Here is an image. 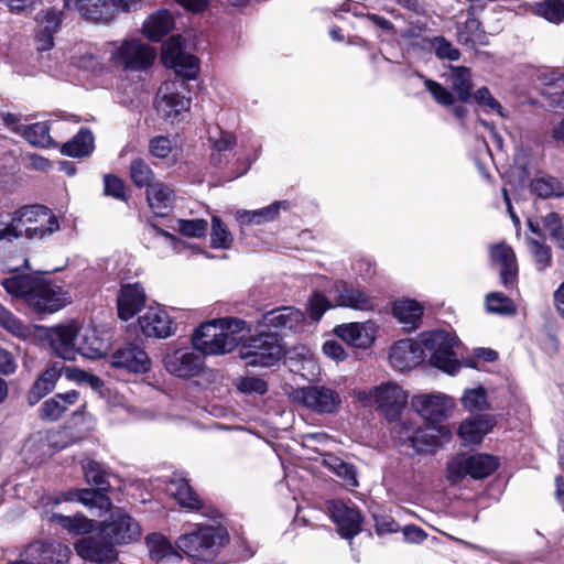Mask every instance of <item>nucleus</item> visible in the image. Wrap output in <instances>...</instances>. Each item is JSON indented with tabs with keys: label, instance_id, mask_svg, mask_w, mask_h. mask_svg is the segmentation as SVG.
I'll use <instances>...</instances> for the list:
<instances>
[{
	"label": "nucleus",
	"instance_id": "obj_1",
	"mask_svg": "<svg viewBox=\"0 0 564 564\" xmlns=\"http://www.w3.org/2000/svg\"><path fill=\"white\" fill-rule=\"evenodd\" d=\"M65 500L78 501L90 509L109 512V516L98 522L97 529L107 535L117 547L138 541L141 536V527L126 510L113 507L111 500L95 489H74L65 494Z\"/></svg>",
	"mask_w": 564,
	"mask_h": 564
},
{
	"label": "nucleus",
	"instance_id": "obj_2",
	"mask_svg": "<svg viewBox=\"0 0 564 564\" xmlns=\"http://www.w3.org/2000/svg\"><path fill=\"white\" fill-rule=\"evenodd\" d=\"M250 332L247 323L235 317L213 319L202 324L192 335L196 350L204 355L219 356L232 351Z\"/></svg>",
	"mask_w": 564,
	"mask_h": 564
},
{
	"label": "nucleus",
	"instance_id": "obj_3",
	"mask_svg": "<svg viewBox=\"0 0 564 564\" xmlns=\"http://www.w3.org/2000/svg\"><path fill=\"white\" fill-rule=\"evenodd\" d=\"M11 215L17 240L25 238L41 241L50 238L61 228L56 215L42 205H26Z\"/></svg>",
	"mask_w": 564,
	"mask_h": 564
},
{
	"label": "nucleus",
	"instance_id": "obj_4",
	"mask_svg": "<svg viewBox=\"0 0 564 564\" xmlns=\"http://www.w3.org/2000/svg\"><path fill=\"white\" fill-rule=\"evenodd\" d=\"M417 343L423 349V356L429 354L432 366L448 375H455L459 370L460 364L454 352L459 341L455 335L443 329L424 332L419 336Z\"/></svg>",
	"mask_w": 564,
	"mask_h": 564
},
{
	"label": "nucleus",
	"instance_id": "obj_5",
	"mask_svg": "<svg viewBox=\"0 0 564 564\" xmlns=\"http://www.w3.org/2000/svg\"><path fill=\"white\" fill-rule=\"evenodd\" d=\"M109 62L122 70L140 72L150 67L155 50L137 37L113 41L108 44Z\"/></svg>",
	"mask_w": 564,
	"mask_h": 564
},
{
	"label": "nucleus",
	"instance_id": "obj_6",
	"mask_svg": "<svg viewBox=\"0 0 564 564\" xmlns=\"http://www.w3.org/2000/svg\"><path fill=\"white\" fill-rule=\"evenodd\" d=\"M227 540L223 528L198 527L193 532L181 534L175 545L180 553L195 561H209L215 556V546Z\"/></svg>",
	"mask_w": 564,
	"mask_h": 564
},
{
	"label": "nucleus",
	"instance_id": "obj_7",
	"mask_svg": "<svg viewBox=\"0 0 564 564\" xmlns=\"http://www.w3.org/2000/svg\"><path fill=\"white\" fill-rule=\"evenodd\" d=\"M498 467L499 459L496 456L485 453L473 455L462 453L447 462L446 479L452 485L460 482L466 476L482 479L490 476Z\"/></svg>",
	"mask_w": 564,
	"mask_h": 564
},
{
	"label": "nucleus",
	"instance_id": "obj_8",
	"mask_svg": "<svg viewBox=\"0 0 564 564\" xmlns=\"http://www.w3.org/2000/svg\"><path fill=\"white\" fill-rule=\"evenodd\" d=\"M185 84L181 80L164 82L156 94L155 110L165 122L174 124L184 119L191 108V99L183 95Z\"/></svg>",
	"mask_w": 564,
	"mask_h": 564
},
{
	"label": "nucleus",
	"instance_id": "obj_9",
	"mask_svg": "<svg viewBox=\"0 0 564 564\" xmlns=\"http://www.w3.org/2000/svg\"><path fill=\"white\" fill-rule=\"evenodd\" d=\"M282 355L281 340L273 333H260L251 337L239 350V357L251 367L273 366Z\"/></svg>",
	"mask_w": 564,
	"mask_h": 564
},
{
	"label": "nucleus",
	"instance_id": "obj_10",
	"mask_svg": "<svg viewBox=\"0 0 564 564\" xmlns=\"http://www.w3.org/2000/svg\"><path fill=\"white\" fill-rule=\"evenodd\" d=\"M524 153L517 154L514 165L508 174V182L514 188H524L529 186L531 193L542 198L551 196H563L564 188L555 178L551 176H539L531 180V172L527 166Z\"/></svg>",
	"mask_w": 564,
	"mask_h": 564
},
{
	"label": "nucleus",
	"instance_id": "obj_11",
	"mask_svg": "<svg viewBox=\"0 0 564 564\" xmlns=\"http://www.w3.org/2000/svg\"><path fill=\"white\" fill-rule=\"evenodd\" d=\"M358 401L365 405L376 404L388 417L400 414L408 403V392L398 383L388 381L371 390H357Z\"/></svg>",
	"mask_w": 564,
	"mask_h": 564
},
{
	"label": "nucleus",
	"instance_id": "obj_12",
	"mask_svg": "<svg viewBox=\"0 0 564 564\" xmlns=\"http://www.w3.org/2000/svg\"><path fill=\"white\" fill-rule=\"evenodd\" d=\"M72 302L67 290L57 283L36 279L32 296L28 297V306L37 313H55Z\"/></svg>",
	"mask_w": 564,
	"mask_h": 564
},
{
	"label": "nucleus",
	"instance_id": "obj_13",
	"mask_svg": "<svg viewBox=\"0 0 564 564\" xmlns=\"http://www.w3.org/2000/svg\"><path fill=\"white\" fill-rule=\"evenodd\" d=\"M65 7L93 23H109L120 12L128 11L124 0H64Z\"/></svg>",
	"mask_w": 564,
	"mask_h": 564
},
{
	"label": "nucleus",
	"instance_id": "obj_14",
	"mask_svg": "<svg viewBox=\"0 0 564 564\" xmlns=\"http://www.w3.org/2000/svg\"><path fill=\"white\" fill-rule=\"evenodd\" d=\"M74 549L79 557L98 564L111 563L118 557L116 546L100 529L79 538L74 543Z\"/></svg>",
	"mask_w": 564,
	"mask_h": 564
},
{
	"label": "nucleus",
	"instance_id": "obj_15",
	"mask_svg": "<svg viewBox=\"0 0 564 564\" xmlns=\"http://www.w3.org/2000/svg\"><path fill=\"white\" fill-rule=\"evenodd\" d=\"M79 326L70 321L65 324H58L46 329V339L53 352L67 361H73L77 356V343L79 337Z\"/></svg>",
	"mask_w": 564,
	"mask_h": 564
},
{
	"label": "nucleus",
	"instance_id": "obj_16",
	"mask_svg": "<svg viewBox=\"0 0 564 564\" xmlns=\"http://www.w3.org/2000/svg\"><path fill=\"white\" fill-rule=\"evenodd\" d=\"M294 400L317 413H334L341 403L337 391L325 386H308L293 393Z\"/></svg>",
	"mask_w": 564,
	"mask_h": 564
},
{
	"label": "nucleus",
	"instance_id": "obj_17",
	"mask_svg": "<svg viewBox=\"0 0 564 564\" xmlns=\"http://www.w3.org/2000/svg\"><path fill=\"white\" fill-rule=\"evenodd\" d=\"M378 332L379 326L372 319L343 323L333 329L334 335L345 344L362 350L369 349L375 344Z\"/></svg>",
	"mask_w": 564,
	"mask_h": 564
},
{
	"label": "nucleus",
	"instance_id": "obj_18",
	"mask_svg": "<svg viewBox=\"0 0 564 564\" xmlns=\"http://www.w3.org/2000/svg\"><path fill=\"white\" fill-rule=\"evenodd\" d=\"M162 59L166 66L172 67L178 75L187 79L195 78L199 69L196 56L184 52L181 36H172L164 43Z\"/></svg>",
	"mask_w": 564,
	"mask_h": 564
},
{
	"label": "nucleus",
	"instance_id": "obj_19",
	"mask_svg": "<svg viewBox=\"0 0 564 564\" xmlns=\"http://www.w3.org/2000/svg\"><path fill=\"white\" fill-rule=\"evenodd\" d=\"M435 432L448 436V431L444 427L436 429L435 426H427L425 429L414 427L411 423L401 421L394 426V433L402 444H409L414 451L423 452L429 447H436L438 441L436 440Z\"/></svg>",
	"mask_w": 564,
	"mask_h": 564
},
{
	"label": "nucleus",
	"instance_id": "obj_20",
	"mask_svg": "<svg viewBox=\"0 0 564 564\" xmlns=\"http://www.w3.org/2000/svg\"><path fill=\"white\" fill-rule=\"evenodd\" d=\"M412 406L426 421L440 422L454 410V400L443 393H422L412 398Z\"/></svg>",
	"mask_w": 564,
	"mask_h": 564
},
{
	"label": "nucleus",
	"instance_id": "obj_21",
	"mask_svg": "<svg viewBox=\"0 0 564 564\" xmlns=\"http://www.w3.org/2000/svg\"><path fill=\"white\" fill-rule=\"evenodd\" d=\"M259 325L268 328L273 334L286 330L297 333L305 327V315L295 307H280L263 314Z\"/></svg>",
	"mask_w": 564,
	"mask_h": 564
},
{
	"label": "nucleus",
	"instance_id": "obj_22",
	"mask_svg": "<svg viewBox=\"0 0 564 564\" xmlns=\"http://www.w3.org/2000/svg\"><path fill=\"white\" fill-rule=\"evenodd\" d=\"M329 294L337 307L362 312H369L376 307V301L371 295L361 289L347 285L343 281L334 282Z\"/></svg>",
	"mask_w": 564,
	"mask_h": 564
},
{
	"label": "nucleus",
	"instance_id": "obj_23",
	"mask_svg": "<svg viewBox=\"0 0 564 564\" xmlns=\"http://www.w3.org/2000/svg\"><path fill=\"white\" fill-rule=\"evenodd\" d=\"M113 368L123 369L131 373H145L151 369L148 352L138 345H126L113 351L109 358Z\"/></svg>",
	"mask_w": 564,
	"mask_h": 564
},
{
	"label": "nucleus",
	"instance_id": "obj_24",
	"mask_svg": "<svg viewBox=\"0 0 564 564\" xmlns=\"http://www.w3.org/2000/svg\"><path fill=\"white\" fill-rule=\"evenodd\" d=\"M69 554V547L56 541H34L23 552L34 564H64Z\"/></svg>",
	"mask_w": 564,
	"mask_h": 564
},
{
	"label": "nucleus",
	"instance_id": "obj_25",
	"mask_svg": "<svg viewBox=\"0 0 564 564\" xmlns=\"http://www.w3.org/2000/svg\"><path fill=\"white\" fill-rule=\"evenodd\" d=\"M64 20L63 11L48 8L37 13L35 41L37 50L45 52L54 46V36L59 32Z\"/></svg>",
	"mask_w": 564,
	"mask_h": 564
},
{
	"label": "nucleus",
	"instance_id": "obj_26",
	"mask_svg": "<svg viewBox=\"0 0 564 564\" xmlns=\"http://www.w3.org/2000/svg\"><path fill=\"white\" fill-rule=\"evenodd\" d=\"M138 322L142 334L147 337L167 338L175 330L172 318L161 306H149Z\"/></svg>",
	"mask_w": 564,
	"mask_h": 564
},
{
	"label": "nucleus",
	"instance_id": "obj_27",
	"mask_svg": "<svg viewBox=\"0 0 564 564\" xmlns=\"http://www.w3.org/2000/svg\"><path fill=\"white\" fill-rule=\"evenodd\" d=\"M165 369L176 377L188 378L197 375L202 369V358L188 349L169 350L164 355Z\"/></svg>",
	"mask_w": 564,
	"mask_h": 564
},
{
	"label": "nucleus",
	"instance_id": "obj_28",
	"mask_svg": "<svg viewBox=\"0 0 564 564\" xmlns=\"http://www.w3.org/2000/svg\"><path fill=\"white\" fill-rule=\"evenodd\" d=\"M328 511L333 521L337 524L339 533L344 538H352L361 528L362 517L360 512L340 500L328 502Z\"/></svg>",
	"mask_w": 564,
	"mask_h": 564
},
{
	"label": "nucleus",
	"instance_id": "obj_29",
	"mask_svg": "<svg viewBox=\"0 0 564 564\" xmlns=\"http://www.w3.org/2000/svg\"><path fill=\"white\" fill-rule=\"evenodd\" d=\"M496 425V419L490 414H478L464 420L458 427V436L465 446L479 445L484 437Z\"/></svg>",
	"mask_w": 564,
	"mask_h": 564
},
{
	"label": "nucleus",
	"instance_id": "obj_30",
	"mask_svg": "<svg viewBox=\"0 0 564 564\" xmlns=\"http://www.w3.org/2000/svg\"><path fill=\"white\" fill-rule=\"evenodd\" d=\"M391 366L400 371H408L424 360L423 349L417 341L404 339L395 343L389 354Z\"/></svg>",
	"mask_w": 564,
	"mask_h": 564
},
{
	"label": "nucleus",
	"instance_id": "obj_31",
	"mask_svg": "<svg viewBox=\"0 0 564 564\" xmlns=\"http://www.w3.org/2000/svg\"><path fill=\"white\" fill-rule=\"evenodd\" d=\"M144 289L139 283L122 285L117 296L118 315L121 319L132 318L144 306Z\"/></svg>",
	"mask_w": 564,
	"mask_h": 564
},
{
	"label": "nucleus",
	"instance_id": "obj_32",
	"mask_svg": "<svg viewBox=\"0 0 564 564\" xmlns=\"http://www.w3.org/2000/svg\"><path fill=\"white\" fill-rule=\"evenodd\" d=\"M79 397L80 394L77 390L54 394L41 404L39 417L47 422L58 421L66 411L79 401Z\"/></svg>",
	"mask_w": 564,
	"mask_h": 564
},
{
	"label": "nucleus",
	"instance_id": "obj_33",
	"mask_svg": "<svg viewBox=\"0 0 564 564\" xmlns=\"http://www.w3.org/2000/svg\"><path fill=\"white\" fill-rule=\"evenodd\" d=\"M63 373L62 366L58 362H52L48 365L37 377V379L32 384L30 391L28 392V403L33 406L39 401L51 393L61 378Z\"/></svg>",
	"mask_w": 564,
	"mask_h": 564
},
{
	"label": "nucleus",
	"instance_id": "obj_34",
	"mask_svg": "<svg viewBox=\"0 0 564 564\" xmlns=\"http://www.w3.org/2000/svg\"><path fill=\"white\" fill-rule=\"evenodd\" d=\"M109 347V341L102 338L96 328L86 327L79 330L77 355L96 359L105 356Z\"/></svg>",
	"mask_w": 564,
	"mask_h": 564
},
{
	"label": "nucleus",
	"instance_id": "obj_35",
	"mask_svg": "<svg viewBox=\"0 0 564 564\" xmlns=\"http://www.w3.org/2000/svg\"><path fill=\"white\" fill-rule=\"evenodd\" d=\"M490 258L501 267L502 284L506 286L513 284L518 275V264L512 248L502 242L497 243L490 248Z\"/></svg>",
	"mask_w": 564,
	"mask_h": 564
},
{
	"label": "nucleus",
	"instance_id": "obj_36",
	"mask_svg": "<svg viewBox=\"0 0 564 564\" xmlns=\"http://www.w3.org/2000/svg\"><path fill=\"white\" fill-rule=\"evenodd\" d=\"M147 200L154 214L165 216L173 208L175 193L167 184L155 181L147 189Z\"/></svg>",
	"mask_w": 564,
	"mask_h": 564
},
{
	"label": "nucleus",
	"instance_id": "obj_37",
	"mask_svg": "<svg viewBox=\"0 0 564 564\" xmlns=\"http://www.w3.org/2000/svg\"><path fill=\"white\" fill-rule=\"evenodd\" d=\"M166 491L181 507L187 509H199L202 501L193 491L187 480L178 475H174L166 485Z\"/></svg>",
	"mask_w": 564,
	"mask_h": 564
},
{
	"label": "nucleus",
	"instance_id": "obj_38",
	"mask_svg": "<svg viewBox=\"0 0 564 564\" xmlns=\"http://www.w3.org/2000/svg\"><path fill=\"white\" fill-rule=\"evenodd\" d=\"M22 452L29 464L42 463L53 454L48 434L43 432L33 434L25 441Z\"/></svg>",
	"mask_w": 564,
	"mask_h": 564
},
{
	"label": "nucleus",
	"instance_id": "obj_39",
	"mask_svg": "<svg viewBox=\"0 0 564 564\" xmlns=\"http://www.w3.org/2000/svg\"><path fill=\"white\" fill-rule=\"evenodd\" d=\"M393 316L409 329H415L423 315V306L415 300L400 299L393 303Z\"/></svg>",
	"mask_w": 564,
	"mask_h": 564
},
{
	"label": "nucleus",
	"instance_id": "obj_40",
	"mask_svg": "<svg viewBox=\"0 0 564 564\" xmlns=\"http://www.w3.org/2000/svg\"><path fill=\"white\" fill-rule=\"evenodd\" d=\"M174 26V19L167 10L151 14L142 25V33L151 41H160Z\"/></svg>",
	"mask_w": 564,
	"mask_h": 564
},
{
	"label": "nucleus",
	"instance_id": "obj_41",
	"mask_svg": "<svg viewBox=\"0 0 564 564\" xmlns=\"http://www.w3.org/2000/svg\"><path fill=\"white\" fill-rule=\"evenodd\" d=\"M147 546L153 561L164 560L181 561L182 555L171 541L161 533H151L147 536Z\"/></svg>",
	"mask_w": 564,
	"mask_h": 564
},
{
	"label": "nucleus",
	"instance_id": "obj_42",
	"mask_svg": "<svg viewBox=\"0 0 564 564\" xmlns=\"http://www.w3.org/2000/svg\"><path fill=\"white\" fill-rule=\"evenodd\" d=\"M281 207L286 208V202H275L256 210H237L236 219L241 226L261 225L273 220L278 216Z\"/></svg>",
	"mask_w": 564,
	"mask_h": 564
},
{
	"label": "nucleus",
	"instance_id": "obj_43",
	"mask_svg": "<svg viewBox=\"0 0 564 564\" xmlns=\"http://www.w3.org/2000/svg\"><path fill=\"white\" fill-rule=\"evenodd\" d=\"M528 225L533 234L543 237L549 236L558 247H564L562 224L557 214L549 213L542 219V228L540 227L538 221H533L532 219L528 220Z\"/></svg>",
	"mask_w": 564,
	"mask_h": 564
},
{
	"label": "nucleus",
	"instance_id": "obj_44",
	"mask_svg": "<svg viewBox=\"0 0 564 564\" xmlns=\"http://www.w3.org/2000/svg\"><path fill=\"white\" fill-rule=\"evenodd\" d=\"M50 520L66 529L69 533L82 536L89 535L98 527V522L84 516L67 517L54 513Z\"/></svg>",
	"mask_w": 564,
	"mask_h": 564
},
{
	"label": "nucleus",
	"instance_id": "obj_45",
	"mask_svg": "<svg viewBox=\"0 0 564 564\" xmlns=\"http://www.w3.org/2000/svg\"><path fill=\"white\" fill-rule=\"evenodd\" d=\"M36 279L28 274L11 275L2 280L1 285L10 296L21 299L28 304V297L32 296Z\"/></svg>",
	"mask_w": 564,
	"mask_h": 564
},
{
	"label": "nucleus",
	"instance_id": "obj_46",
	"mask_svg": "<svg viewBox=\"0 0 564 564\" xmlns=\"http://www.w3.org/2000/svg\"><path fill=\"white\" fill-rule=\"evenodd\" d=\"M448 82L453 90L457 94L462 101H467L471 97V73L465 66H449Z\"/></svg>",
	"mask_w": 564,
	"mask_h": 564
},
{
	"label": "nucleus",
	"instance_id": "obj_47",
	"mask_svg": "<svg viewBox=\"0 0 564 564\" xmlns=\"http://www.w3.org/2000/svg\"><path fill=\"white\" fill-rule=\"evenodd\" d=\"M94 150V137L88 130H80L72 140L64 143L61 152L64 155L80 158L88 155Z\"/></svg>",
	"mask_w": 564,
	"mask_h": 564
},
{
	"label": "nucleus",
	"instance_id": "obj_48",
	"mask_svg": "<svg viewBox=\"0 0 564 564\" xmlns=\"http://www.w3.org/2000/svg\"><path fill=\"white\" fill-rule=\"evenodd\" d=\"M24 139L34 147H50L53 139L50 135V127L46 122H36L30 126L17 128Z\"/></svg>",
	"mask_w": 564,
	"mask_h": 564
},
{
	"label": "nucleus",
	"instance_id": "obj_49",
	"mask_svg": "<svg viewBox=\"0 0 564 564\" xmlns=\"http://www.w3.org/2000/svg\"><path fill=\"white\" fill-rule=\"evenodd\" d=\"M460 402L463 408L469 412H481L490 409L486 389L481 386L465 389L462 394Z\"/></svg>",
	"mask_w": 564,
	"mask_h": 564
},
{
	"label": "nucleus",
	"instance_id": "obj_50",
	"mask_svg": "<svg viewBox=\"0 0 564 564\" xmlns=\"http://www.w3.org/2000/svg\"><path fill=\"white\" fill-rule=\"evenodd\" d=\"M325 466L340 477L348 487L358 485L356 471L352 465L345 463L343 459L327 455L324 458Z\"/></svg>",
	"mask_w": 564,
	"mask_h": 564
},
{
	"label": "nucleus",
	"instance_id": "obj_51",
	"mask_svg": "<svg viewBox=\"0 0 564 564\" xmlns=\"http://www.w3.org/2000/svg\"><path fill=\"white\" fill-rule=\"evenodd\" d=\"M234 237L228 227L218 216L212 217L210 243L216 249H229Z\"/></svg>",
	"mask_w": 564,
	"mask_h": 564
},
{
	"label": "nucleus",
	"instance_id": "obj_52",
	"mask_svg": "<svg viewBox=\"0 0 564 564\" xmlns=\"http://www.w3.org/2000/svg\"><path fill=\"white\" fill-rule=\"evenodd\" d=\"M83 469L86 480L98 486L97 491L101 492L109 489L110 485L107 481V473L99 463L86 459L83 463Z\"/></svg>",
	"mask_w": 564,
	"mask_h": 564
},
{
	"label": "nucleus",
	"instance_id": "obj_53",
	"mask_svg": "<svg viewBox=\"0 0 564 564\" xmlns=\"http://www.w3.org/2000/svg\"><path fill=\"white\" fill-rule=\"evenodd\" d=\"M487 310L491 313L512 315L516 313L513 301L500 292H492L486 296Z\"/></svg>",
	"mask_w": 564,
	"mask_h": 564
},
{
	"label": "nucleus",
	"instance_id": "obj_54",
	"mask_svg": "<svg viewBox=\"0 0 564 564\" xmlns=\"http://www.w3.org/2000/svg\"><path fill=\"white\" fill-rule=\"evenodd\" d=\"M0 325L17 337L25 338L30 328L0 304Z\"/></svg>",
	"mask_w": 564,
	"mask_h": 564
},
{
	"label": "nucleus",
	"instance_id": "obj_55",
	"mask_svg": "<svg viewBox=\"0 0 564 564\" xmlns=\"http://www.w3.org/2000/svg\"><path fill=\"white\" fill-rule=\"evenodd\" d=\"M130 176L132 182L138 187L151 185L153 178V172L150 166L142 159H134L130 165Z\"/></svg>",
	"mask_w": 564,
	"mask_h": 564
},
{
	"label": "nucleus",
	"instance_id": "obj_56",
	"mask_svg": "<svg viewBox=\"0 0 564 564\" xmlns=\"http://www.w3.org/2000/svg\"><path fill=\"white\" fill-rule=\"evenodd\" d=\"M334 307H336L334 301L332 302L322 292H314L311 299L308 300L307 310L310 317L314 322H318L326 311Z\"/></svg>",
	"mask_w": 564,
	"mask_h": 564
},
{
	"label": "nucleus",
	"instance_id": "obj_57",
	"mask_svg": "<svg viewBox=\"0 0 564 564\" xmlns=\"http://www.w3.org/2000/svg\"><path fill=\"white\" fill-rule=\"evenodd\" d=\"M473 97L486 112H497L500 117H506L501 105L492 97L487 87L477 89Z\"/></svg>",
	"mask_w": 564,
	"mask_h": 564
},
{
	"label": "nucleus",
	"instance_id": "obj_58",
	"mask_svg": "<svg viewBox=\"0 0 564 564\" xmlns=\"http://www.w3.org/2000/svg\"><path fill=\"white\" fill-rule=\"evenodd\" d=\"M540 14L553 23H560L564 20V1L546 0L539 8Z\"/></svg>",
	"mask_w": 564,
	"mask_h": 564
},
{
	"label": "nucleus",
	"instance_id": "obj_59",
	"mask_svg": "<svg viewBox=\"0 0 564 564\" xmlns=\"http://www.w3.org/2000/svg\"><path fill=\"white\" fill-rule=\"evenodd\" d=\"M208 224L205 219H180L178 230L187 237L200 238L205 236Z\"/></svg>",
	"mask_w": 564,
	"mask_h": 564
},
{
	"label": "nucleus",
	"instance_id": "obj_60",
	"mask_svg": "<svg viewBox=\"0 0 564 564\" xmlns=\"http://www.w3.org/2000/svg\"><path fill=\"white\" fill-rule=\"evenodd\" d=\"M529 248L532 256L534 257L538 270H545L550 265L552 259L550 248L546 245L533 239L529 241Z\"/></svg>",
	"mask_w": 564,
	"mask_h": 564
},
{
	"label": "nucleus",
	"instance_id": "obj_61",
	"mask_svg": "<svg viewBox=\"0 0 564 564\" xmlns=\"http://www.w3.org/2000/svg\"><path fill=\"white\" fill-rule=\"evenodd\" d=\"M424 85L426 89L431 93L436 102L443 106H451L454 104V96L446 88H444L441 84L432 80L424 79Z\"/></svg>",
	"mask_w": 564,
	"mask_h": 564
},
{
	"label": "nucleus",
	"instance_id": "obj_62",
	"mask_svg": "<svg viewBox=\"0 0 564 564\" xmlns=\"http://www.w3.org/2000/svg\"><path fill=\"white\" fill-rule=\"evenodd\" d=\"M237 388L242 393L264 394L268 391V384L264 380L256 377H243L237 382Z\"/></svg>",
	"mask_w": 564,
	"mask_h": 564
},
{
	"label": "nucleus",
	"instance_id": "obj_63",
	"mask_svg": "<svg viewBox=\"0 0 564 564\" xmlns=\"http://www.w3.org/2000/svg\"><path fill=\"white\" fill-rule=\"evenodd\" d=\"M433 47L436 56L442 59L457 61L460 56L459 51L444 37H435L433 41Z\"/></svg>",
	"mask_w": 564,
	"mask_h": 564
},
{
	"label": "nucleus",
	"instance_id": "obj_64",
	"mask_svg": "<svg viewBox=\"0 0 564 564\" xmlns=\"http://www.w3.org/2000/svg\"><path fill=\"white\" fill-rule=\"evenodd\" d=\"M323 354L335 362H344L348 359V352L340 343L335 339H328L322 345Z\"/></svg>",
	"mask_w": 564,
	"mask_h": 564
}]
</instances>
